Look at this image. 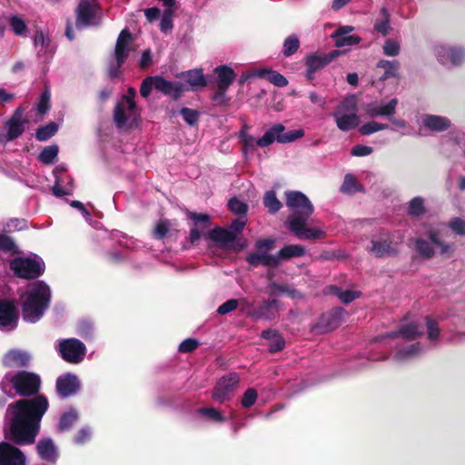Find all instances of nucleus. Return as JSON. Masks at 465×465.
I'll return each instance as SVG.
<instances>
[{"label":"nucleus","mask_w":465,"mask_h":465,"mask_svg":"<svg viewBox=\"0 0 465 465\" xmlns=\"http://www.w3.org/2000/svg\"><path fill=\"white\" fill-rule=\"evenodd\" d=\"M48 406V401L43 395L10 404L6 411L8 420L6 437L18 444L33 443Z\"/></svg>","instance_id":"obj_1"},{"label":"nucleus","mask_w":465,"mask_h":465,"mask_svg":"<svg viewBox=\"0 0 465 465\" xmlns=\"http://www.w3.org/2000/svg\"><path fill=\"white\" fill-rule=\"evenodd\" d=\"M286 205L292 214L288 218L289 230L299 239L315 240L324 236V232L319 227H306L309 217L313 213V206L305 194L301 192H287Z\"/></svg>","instance_id":"obj_2"},{"label":"nucleus","mask_w":465,"mask_h":465,"mask_svg":"<svg viewBox=\"0 0 465 465\" xmlns=\"http://www.w3.org/2000/svg\"><path fill=\"white\" fill-rule=\"evenodd\" d=\"M51 298L49 287L42 281L29 284L22 296V314L28 322H37L48 308Z\"/></svg>","instance_id":"obj_3"},{"label":"nucleus","mask_w":465,"mask_h":465,"mask_svg":"<svg viewBox=\"0 0 465 465\" xmlns=\"http://www.w3.org/2000/svg\"><path fill=\"white\" fill-rule=\"evenodd\" d=\"M40 377L35 373L20 371L16 374L7 373L1 382L2 391L8 394L12 386L19 395L28 396L38 392L40 389Z\"/></svg>","instance_id":"obj_4"},{"label":"nucleus","mask_w":465,"mask_h":465,"mask_svg":"<svg viewBox=\"0 0 465 465\" xmlns=\"http://www.w3.org/2000/svg\"><path fill=\"white\" fill-rule=\"evenodd\" d=\"M357 98L355 95H349L337 107L333 113V118L337 127L347 132L359 125L360 118L357 114Z\"/></svg>","instance_id":"obj_5"},{"label":"nucleus","mask_w":465,"mask_h":465,"mask_svg":"<svg viewBox=\"0 0 465 465\" xmlns=\"http://www.w3.org/2000/svg\"><path fill=\"white\" fill-rule=\"evenodd\" d=\"M10 268L19 278L34 279L39 277L44 272L45 263L36 255L16 257L10 262Z\"/></svg>","instance_id":"obj_6"},{"label":"nucleus","mask_w":465,"mask_h":465,"mask_svg":"<svg viewBox=\"0 0 465 465\" xmlns=\"http://www.w3.org/2000/svg\"><path fill=\"white\" fill-rule=\"evenodd\" d=\"M135 89L129 88L125 95L118 103L114 110V122L118 127H124L128 122H134L138 116L136 104L134 103Z\"/></svg>","instance_id":"obj_7"},{"label":"nucleus","mask_w":465,"mask_h":465,"mask_svg":"<svg viewBox=\"0 0 465 465\" xmlns=\"http://www.w3.org/2000/svg\"><path fill=\"white\" fill-rule=\"evenodd\" d=\"M274 240L262 239L257 241L255 247L256 252L250 253L246 260L253 266L265 265V266H277L279 264V257L269 254V252L273 248Z\"/></svg>","instance_id":"obj_8"},{"label":"nucleus","mask_w":465,"mask_h":465,"mask_svg":"<svg viewBox=\"0 0 465 465\" xmlns=\"http://www.w3.org/2000/svg\"><path fill=\"white\" fill-rule=\"evenodd\" d=\"M428 236L430 240V243L425 242L424 240L419 239L416 242L417 251L420 254L425 258L432 257L433 252V244L440 249V253L445 255H450L453 252V247L450 244H445L440 242L439 238V231L437 230H430L428 232Z\"/></svg>","instance_id":"obj_9"},{"label":"nucleus","mask_w":465,"mask_h":465,"mask_svg":"<svg viewBox=\"0 0 465 465\" xmlns=\"http://www.w3.org/2000/svg\"><path fill=\"white\" fill-rule=\"evenodd\" d=\"M99 6L96 0H83L77 7L76 27L94 25L97 23Z\"/></svg>","instance_id":"obj_10"},{"label":"nucleus","mask_w":465,"mask_h":465,"mask_svg":"<svg viewBox=\"0 0 465 465\" xmlns=\"http://www.w3.org/2000/svg\"><path fill=\"white\" fill-rule=\"evenodd\" d=\"M240 381L238 374L232 372L229 373L220 379L217 382L213 392V398L218 402L228 401L233 394V391Z\"/></svg>","instance_id":"obj_11"},{"label":"nucleus","mask_w":465,"mask_h":465,"mask_svg":"<svg viewBox=\"0 0 465 465\" xmlns=\"http://www.w3.org/2000/svg\"><path fill=\"white\" fill-rule=\"evenodd\" d=\"M59 351L66 361L78 363L84 357L85 346L79 340L68 339L60 342Z\"/></svg>","instance_id":"obj_12"},{"label":"nucleus","mask_w":465,"mask_h":465,"mask_svg":"<svg viewBox=\"0 0 465 465\" xmlns=\"http://www.w3.org/2000/svg\"><path fill=\"white\" fill-rule=\"evenodd\" d=\"M130 45L131 34L124 29L120 33L115 45L114 54L116 59V68L110 69L109 74L111 77H116L118 75V69L123 65L130 54Z\"/></svg>","instance_id":"obj_13"},{"label":"nucleus","mask_w":465,"mask_h":465,"mask_svg":"<svg viewBox=\"0 0 465 465\" xmlns=\"http://www.w3.org/2000/svg\"><path fill=\"white\" fill-rule=\"evenodd\" d=\"M341 54L338 50H333L329 54H311L306 56L307 76L313 78L314 74L325 67Z\"/></svg>","instance_id":"obj_14"},{"label":"nucleus","mask_w":465,"mask_h":465,"mask_svg":"<svg viewBox=\"0 0 465 465\" xmlns=\"http://www.w3.org/2000/svg\"><path fill=\"white\" fill-rule=\"evenodd\" d=\"M434 53L438 61L443 65H456L465 58V52L460 48H452L444 45L434 47Z\"/></svg>","instance_id":"obj_15"},{"label":"nucleus","mask_w":465,"mask_h":465,"mask_svg":"<svg viewBox=\"0 0 465 465\" xmlns=\"http://www.w3.org/2000/svg\"><path fill=\"white\" fill-rule=\"evenodd\" d=\"M26 459L17 448L6 443H0V465H25Z\"/></svg>","instance_id":"obj_16"},{"label":"nucleus","mask_w":465,"mask_h":465,"mask_svg":"<svg viewBox=\"0 0 465 465\" xmlns=\"http://www.w3.org/2000/svg\"><path fill=\"white\" fill-rule=\"evenodd\" d=\"M17 313L15 303L12 302H0V329L11 331L16 327Z\"/></svg>","instance_id":"obj_17"},{"label":"nucleus","mask_w":465,"mask_h":465,"mask_svg":"<svg viewBox=\"0 0 465 465\" xmlns=\"http://www.w3.org/2000/svg\"><path fill=\"white\" fill-rule=\"evenodd\" d=\"M420 132L423 129L432 132H442L450 126L449 119L440 115L423 114L419 119Z\"/></svg>","instance_id":"obj_18"},{"label":"nucleus","mask_w":465,"mask_h":465,"mask_svg":"<svg viewBox=\"0 0 465 465\" xmlns=\"http://www.w3.org/2000/svg\"><path fill=\"white\" fill-rule=\"evenodd\" d=\"M398 100L393 98L386 104L371 103L366 107V114L369 117L385 116L391 119L395 114Z\"/></svg>","instance_id":"obj_19"},{"label":"nucleus","mask_w":465,"mask_h":465,"mask_svg":"<svg viewBox=\"0 0 465 465\" xmlns=\"http://www.w3.org/2000/svg\"><path fill=\"white\" fill-rule=\"evenodd\" d=\"M155 89L163 94L178 99L185 91V85L179 82H170L161 76H155Z\"/></svg>","instance_id":"obj_20"},{"label":"nucleus","mask_w":465,"mask_h":465,"mask_svg":"<svg viewBox=\"0 0 465 465\" xmlns=\"http://www.w3.org/2000/svg\"><path fill=\"white\" fill-rule=\"evenodd\" d=\"M55 183L52 189L53 193L58 197L72 194L74 185L71 176L67 175L64 172L60 173L59 168L55 169Z\"/></svg>","instance_id":"obj_21"},{"label":"nucleus","mask_w":465,"mask_h":465,"mask_svg":"<svg viewBox=\"0 0 465 465\" xmlns=\"http://www.w3.org/2000/svg\"><path fill=\"white\" fill-rule=\"evenodd\" d=\"M248 77H260L267 79L269 82L276 86L283 87L288 84L287 79L280 73L266 68L256 69L252 71L249 75H242L241 82H243Z\"/></svg>","instance_id":"obj_22"},{"label":"nucleus","mask_w":465,"mask_h":465,"mask_svg":"<svg viewBox=\"0 0 465 465\" xmlns=\"http://www.w3.org/2000/svg\"><path fill=\"white\" fill-rule=\"evenodd\" d=\"M80 387L79 381L76 376L66 374L61 376L56 381L57 392L63 397H68L74 394Z\"/></svg>","instance_id":"obj_23"},{"label":"nucleus","mask_w":465,"mask_h":465,"mask_svg":"<svg viewBox=\"0 0 465 465\" xmlns=\"http://www.w3.org/2000/svg\"><path fill=\"white\" fill-rule=\"evenodd\" d=\"M31 360L29 353L20 350L9 351L3 359V363L8 368H19L26 366Z\"/></svg>","instance_id":"obj_24"},{"label":"nucleus","mask_w":465,"mask_h":465,"mask_svg":"<svg viewBox=\"0 0 465 465\" xmlns=\"http://www.w3.org/2000/svg\"><path fill=\"white\" fill-rule=\"evenodd\" d=\"M368 251L376 257L391 255L397 252L396 243L388 242L387 239L371 240Z\"/></svg>","instance_id":"obj_25"},{"label":"nucleus","mask_w":465,"mask_h":465,"mask_svg":"<svg viewBox=\"0 0 465 465\" xmlns=\"http://www.w3.org/2000/svg\"><path fill=\"white\" fill-rule=\"evenodd\" d=\"M24 109L17 108L12 118L6 123L5 128L7 130L6 139L12 141L21 135L24 132V124L21 121Z\"/></svg>","instance_id":"obj_26"},{"label":"nucleus","mask_w":465,"mask_h":465,"mask_svg":"<svg viewBox=\"0 0 465 465\" xmlns=\"http://www.w3.org/2000/svg\"><path fill=\"white\" fill-rule=\"evenodd\" d=\"M209 238L222 247H234L235 234L229 229L217 227L209 232Z\"/></svg>","instance_id":"obj_27"},{"label":"nucleus","mask_w":465,"mask_h":465,"mask_svg":"<svg viewBox=\"0 0 465 465\" xmlns=\"http://www.w3.org/2000/svg\"><path fill=\"white\" fill-rule=\"evenodd\" d=\"M285 127L282 124L272 125L262 137L259 138V147H267L274 142L281 143V138Z\"/></svg>","instance_id":"obj_28"},{"label":"nucleus","mask_w":465,"mask_h":465,"mask_svg":"<svg viewBox=\"0 0 465 465\" xmlns=\"http://www.w3.org/2000/svg\"><path fill=\"white\" fill-rule=\"evenodd\" d=\"M181 77L185 81L186 84L188 85V87L185 86V90H197L206 85L205 77L202 70L199 69L183 72L181 74Z\"/></svg>","instance_id":"obj_29"},{"label":"nucleus","mask_w":465,"mask_h":465,"mask_svg":"<svg viewBox=\"0 0 465 465\" xmlns=\"http://www.w3.org/2000/svg\"><path fill=\"white\" fill-rule=\"evenodd\" d=\"M424 332V324L422 322H411L401 326L399 332H393L388 337L401 336L404 340H414Z\"/></svg>","instance_id":"obj_30"},{"label":"nucleus","mask_w":465,"mask_h":465,"mask_svg":"<svg viewBox=\"0 0 465 465\" xmlns=\"http://www.w3.org/2000/svg\"><path fill=\"white\" fill-rule=\"evenodd\" d=\"M214 72L217 74L219 90H227L236 77L234 71L228 65L217 66Z\"/></svg>","instance_id":"obj_31"},{"label":"nucleus","mask_w":465,"mask_h":465,"mask_svg":"<svg viewBox=\"0 0 465 465\" xmlns=\"http://www.w3.org/2000/svg\"><path fill=\"white\" fill-rule=\"evenodd\" d=\"M34 44L37 54L45 59L49 58L54 53V46L51 45L49 37L43 32L35 35Z\"/></svg>","instance_id":"obj_32"},{"label":"nucleus","mask_w":465,"mask_h":465,"mask_svg":"<svg viewBox=\"0 0 465 465\" xmlns=\"http://www.w3.org/2000/svg\"><path fill=\"white\" fill-rule=\"evenodd\" d=\"M373 27L376 32L383 36L387 35L392 30L391 15L386 7H382L380 10L378 16L375 18Z\"/></svg>","instance_id":"obj_33"},{"label":"nucleus","mask_w":465,"mask_h":465,"mask_svg":"<svg viewBox=\"0 0 465 465\" xmlns=\"http://www.w3.org/2000/svg\"><path fill=\"white\" fill-rule=\"evenodd\" d=\"M399 63L397 61L381 60L377 63L376 68L381 74L380 80L385 81L386 79L398 76Z\"/></svg>","instance_id":"obj_34"},{"label":"nucleus","mask_w":465,"mask_h":465,"mask_svg":"<svg viewBox=\"0 0 465 465\" xmlns=\"http://www.w3.org/2000/svg\"><path fill=\"white\" fill-rule=\"evenodd\" d=\"M37 451L43 460L54 461L57 458V450L52 440H40L37 444Z\"/></svg>","instance_id":"obj_35"},{"label":"nucleus","mask_w":465,"mask_h":465,"mask_svg":"<svg viewBox=\"0 0 465 465\" xmlns=\"http://www.w3.org/2000/svg\"><path fill=\"white\" fill-rule=\"evenodd\" d=\"M262 336L268 341V347L271 352H276L283 349L284 340L276 331H263Z\"/></svg>","instance_id":"obj_36"},{"label":"nucleus","mask_w":465,"mask_h":465,"mask_svg":"<svg viewBox=\"0 0 465 465\" xmlns=\"http://www.w3.org/2000/svg\"><path fill=\"white\" fill-rule=\"evenodd\" d=\"M344 315L345 311L341 308H337L329 314L324 315L322 321V323L326 321V324H324L325 330L332 331L337 328Z\"/></svg>","instance_id":"obj_37"},{"label":"nucleus","mask_w":465,"mask_h":465,"mask_svg":"<svg viewBox=\"0 0 465 465\" xmlns=\"http://www.w3.org/2000/svg\"><path fill=\"white\" fill-rule=\"evenodd\" d=\"M420 352V346L419 343L411 344L406 348L399 350L393 359L398 362H402L412 359Z\"/></svg>","instance_id":"obj_38"},{"label":"nucleus","mask_w":465,"mask_h":465,"mask_svg":"<svg viewBox=\"0 0 465 465\" xmlns=\"http://www.w3.org/2000/svg\"><path fill=\"white\" fill-rule=\"evenodd\" d=\"M305 250L300 245H288L280 250L276 257H279V262L282 260H288L292 257H301Z\"/></svg>","instance_id":"obj_39"},{"label":"nucleus","mask_w":465,"mask_h":465,"mask_svg":"<svg viewBox=\"0 0 465 465\" xmlns=\"http://www.w3.org/2000/svg\"><path fill=\"white\" fill-rule=\"evenodd\" d=\"M9 25L14 34L25 36L27 34V24L21 15H13L9 17Z\"/></svg>","instance_id":"obj_40"},{"label":"nucleus","mask_w":465,"mask_h":465,"mask_svg":"<svg viewBox=\"0 0 465 465\" xmlns=\"http://www.w3.org/2000/svg\"><path fill=\"white\" fill-rule=\"evenodd\" d=\"M239 137L241 143H242V152L244 154L252 152L256 146H259V139H256L252 135L249 134L245 129H242L240 132Z\"/></svg>","instance_id":"obj_41"},{"label":"nucleus","mask_w":465,"mask_h":465,"mask_svg":"<svg viewBox=\"0 0 465 465\" xmlns=\"http://www.w3.org/2000/svg\"><path fill=\"white\" fill-rule=\"evenodd\" d=\"M263 203L271 213H277L282 206V203L277 199L274 191H268L265 193Z\"/></svg>","instance_id":"obj_42"},{"label":"nucleus","mask_w":465,"mask_h":465,"mask_svg":"<svg viewBox=\"0 0 465 465\" xmlns=\"http://www.w3.org/2000/svg\"><path fill=\"white\" fill-rule=\"evenodd\" d=\"M78 415L75 411L70 410L64 412L59 422L58 429L60 431H64L72 427V425L76 421Z\"/></svg>","instance_id":"obj_43"},{"label":"nucleus","mask_w":465,"mask_h":465,"mask_svg":"<svg viewBox=\"0 0 465 465\" xmlns=\"http://www.w3.org/2000/svg\"><path fill=\"white\" fill-rule=\"evenodd\" d=\"M57 130L58 125L55 123H50L37 130L36 138L39 141H46L52 137L57 132Z\"/></svg>","instance_id":"obj_44"},{"label":"nucleus","mask_w":465,"mask_h":465,"mask_svg":"<svg viewBox=\"0 0 465 465\" xmlns=\"http://www.w3.org/2000/svg\"><path fill=\"white\" fill-rule=\"evenodd\" d=\"M300 42L296 35H292L288 36L283 43V54L290 56L293 54L299 48Z\"/></svg>","instance_id":"obj_45"},{"label":"nucleus","mask_w":465,"mask_h":465,"mask_svg":"<svg viewBox=\"0 0 465 465\" xmlns=\"http://www.w3.org/2000/svg\"><path fill=\"white\" fill-rule=\"evenodd\" d=\"M333 292L343 303H349L358 297H360V292L346 290L342 291L338 287H332Z\"/></svg>","instance_id":"obj_46"},{"label":"nucleus","mask_w":465,"mask_h":465,"mask_svg":"<svg viewBox=\"0 0 465 465\" xmlns=\"http://www.w3.org/2000/svg\"><path fill=\"white\" fill-rule=\"evenodd\" d=\"M58 153V147L55 145L45 147L39 155V160L46 164L52 163Z\"/></svg>","instance_id":"obj_47"},{"label":"nucleus","mask_w":465,"mask_h":465,"mask_svg":"<svg viewBox=\"0 0 465 465\" xmlns=\"http://www.w3.org/2000/svg\"><path fill=\"white\" fill-rule=\"evenodd\" d=\"M388 128L387 124H380L374 121L362 124L360 127V133L363 135H369L378 131L385 130Z\"/></svg>","instance_id":"obj_48"},{"label":"nucleus","mask_w":465,"mask_h":465,"mask_svg":"<svg viewBox=\"0 0 465 465\" xmlns=\"http://www.w3.org/2000/svg\"><path fill=\"white\" fill-rule=\"evenodd\" d=\"M336 39V46L344 47L358 45L361 38L357 35H332Z\"/></svg>","instance_id":"obj_49"},{"label":"nucleus","mask_w":465,"mask_h":465,"mask_svg":"<svg viewBox=\"0 0 465 465\" xmlns=\"http://www.w3.org/2000/svg\"><path fill=\"white\" fill-rule=\"evenodd\" d=\"M304 136V131L302 129L292 130L289 132H282V136L281 138V143H293L296 140H299Z\"/></svg>","instance_id":"obj_50"},{"label":"nucleus","mask_w":465,"mask_h":465,"mask_svg":"<svg viewBox=\"0 0 465 465\" xmlns=\"http://www.w3.org/2000/svg\"><path fill=\"white\" fill-rule=\"evenodd\" d=\"M50 109V93L45 91L40 97L36 106L37 114L44 115Z\"/></svg>","instance_id":"obj_51"},{"label":"nucleus","mask_w":465,"mask_h":465,"mask_svg":"<svg viewBox=\"0 0 465 465\" xmlns=\"http://www.w3.org/2000/svg\"><path fill=\"white\" fill-rule=\"evenodd\" d=\"M341 191L343 193H351L358 191V183L356 178L352 174H346L343 183L341 185Z\"/></svg>","instance_id":"obj_52"},{"label":"nucleus","mask_w":465,"mask_h":465,"mask_svg":"<svg viewBox=\"0 0 465 465\" xmlns=\"http://www.w3.org/2000/svg\"><path fill=\"white\" fill-rule=\"evenodd\" d=\"M173 9H166L162 16L160 28L162 32H168L173 28Z\"/></svg>","instance_id":"obj_53"},{"label":"nucleus","mask_w":465,"mask_h":465,"mask_svg":"<svg viewBox=\"0 0 465 465\" xmlns=\"http://www.w3.org/2000/svg\"><path fill=\"white\" fill-rule=\"evenodd\" d=\"M409 213L411 215L418 216L424 211L423 199L420 197H415L409 203Z\"/></svg>","instance_id":"obj_54"},{"label":"nucleus","mask_w":465,"mask_h":465,"mask_svg":"<svg viewBox=\"0 0 465 465\" xmlns=\"http://www.w3.org/2000/svg\"><path fill=\"white\" fill-rule=\"evenodd\" d=\"M383 53L388 56H396L400 54V44L391 39L385 41L383 45Z\"/></svg>","instance_id":"obj_55"},{"label":"nucleus","mask_w":465,"mask_h":465,"mask_svg":"<svg viewBox=\"0 0 465 465\" xmlns=\"http://www.w3.org/2000/svg\"><path fill=\"white\" fill-rule=\"evenodd\" d=\"M188 217L193 220L196 225H203V229L210 226V217L208 214L189 213Z\"/></svg>","instance_id":"obj_56"},{"label":"nucleus","mask_w":465,"mask_h":465,"mask_svg":"<svg viewBox=\"0 0 465 465\" xmlns=\"http://www.w3.org/2000/svg\"><path fill=\"white\" fill-rule=\"evenodd\" d=\"M229 208L230 210L236 214H245L247 212V205L245 203L240 201L237 198H232L229 201Z\"/></svg>","instance_id":"obj_57"},{"label":"nucleus","mask_w":465,"mask_h":465,"mask_svg":"<svg viewBox=\"0 0 465 465\" xmlns=\"http://www.w3.org/2000/svg\"><path fill=\"white\" fill-rule=\"evenodd\" d=\"M257 397H258V393L254 389H252V388L248 389L244 392L243 397L242 399V407L249 408V407L252 406L255 403Z\"/></svg>","instance_id":"obj_58"},{"label":"nucleus","mask_w":465,"mask_h":465,"mask_svg":"<svg viewBox=\"0 0 465 465\" xmlns=\"http://www.w3.org/2000/svg\"><path fill=\"white\" fill-rule=\"evenodd\" d=\"M181 114L183 120L190 125L195 124L199 119L198 112L190 108H183Z\"/></svg>","instance_id":"obj_59"},{"label":"nucleus","mask_w":465,"mask_h":465,"mask_svg":"<svg viewBox=\"0 0 465 465\" xmlns=\"http://www.w3.org/2000/svg\"><path fill=\"white\" fill-rule=\"evenodd\" d=\"M425 322L427 326L428 338L431 341H437L440 334V329L438 327V324L429 318H426Z\"/></svg>","instance_id":"obj_60"},{"label":"nucleus","mask_w":465,"mask_h":465,"mask_svg":"<svg viewBox=\"0 0 465 465\" xmlns=\"http://www.w3.org/2000/svg\"><path fill=\"white\" fill-rule=\"evenodd\" d=\"M155 77H146L141 85L140 93L143 97H148L153 87L155 88Z\"/></svg>","instance_id":"obj_61"},{"label":"nucleus","mask_w":465,"mask_h":465,"mask_svg":"<svg viewBox=\"0 0 465 465\" xmlns=\"http://www.w3.org/2000/svg\"><path fill=\"white\" fill-rule=\"evenodd\" d=\"M239 305V301L235 299H231L220 305L217 309V312L219 314L224 315L232 311H234Z\"/></svg>","instance_id":"obj_62"},{"label":"nucleus","mask_w":465,"mask_h":465,"mask_svg":"<svg viewBox=\"0 0 465 465\" xmlns=\"http://www.w3.org/2000/svg\"><path fill=\"white\" fill-rule=\"evenodd\" d=\"M246 221V217L243 215L232 222L228 229L229 231L233 232V233L235 234V239H237L238 234L242 232V231L244 229Z\"/></svg>","instance_id":"obj_63"},{"label":"nucleus","mask_w":465,"mask_h":465,"mask_svg":"<svg viewBox=\"0 0 465 465\" xmlns=\"http://www.w3.org/2000/svg\"><path fill=\"white\" fill-rule=\"evenodd\" d=\"M450 228L460 235L465 234V221L460 218H453L449 223Z\"/></svg>","instance_id":"obj_64"}]
</instances>
